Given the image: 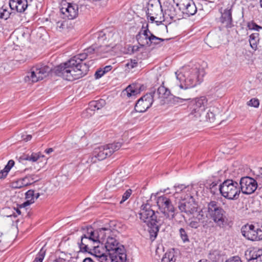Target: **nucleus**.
<instances>
[{"label":"nucleus","mask_w":262,"mask_h":262,"mask_svg":"<svg viewBox=\"0 0 262 262\" xmlns=\"http://www.w3.org/2000/svg\"><path fill=\"white\" fill-rule=\"evenodd\" d=\"M53 151V149L52 148H49L46 149L45 150V152L47 154H50V153H51Z\"/></svg>","instance_id":"nucleus-63"},{"label":"nucleus","mask_w":262,"mask_h":262,"mask_svg":"<svg viewBox=\"0 0 262 262\" xmlns=\"http://www.w3.org/2000/svg\"><path fill=\"white\" fill-rule=\"evenodd\" d=\"M18 160L19 162H23L24 161L29 160V155H23L19 158Z\"/></svg>","instance_id":"nucleus-59"},{"label":"nucleus","mask_w":262,"mask_h":262,"mask_svg":"<svg viewBox=\"0 0 262 262\" xmlns=\"http://www.w3.org/2000/svg\"><path fill=\"white\" fill-rule=\"evenodd\" d=\"M174 252L169 251L166 252L163 257L161 262H175Z\"/></svg>","instance_id":"nucleus-41"},{"label":"nucleus","mask_w":262,"mask_h":262,"mask_svg":"<svg viewBox=\"0 0 262 262\" xmlns=\"http://www.w3.org/2000/svg\"><path fill=\"white\" fill-rule=\"evenodd\" d=\"M51 70V68L47 65L37 64L32 68L30 72L27 73L24 80L29 83L36 82L46 77Z\"/></svg>","instance_id":"nucleus-9"},{"label":"nucleus","mask_w":262,"mask_h":262,"mask_svg":"<svg viewBox=\"0 0 262 262\" xmlns=\"http://www.w3.org/2000/svg\"><path fill=\"white\" fill-rule=\"evenodd\" d=\"M46 255V250L42 247L36 255L34 262H42Z\"/></svg>","instance_id":"nucleus-46"},{"label":"nucleus","mask_w":262,"mask_h":262,"mask_svg":"<svg viewBox=\"0 0 262 262\" xmlns=\"http://www.w3.org/2000/svg\"><path fill=\"white\" fill-rule=\"evenodd\" d=\"M192 2V0H179V2L177 3V6H179L180 9L184 10L185 8L188 6Z\"/></svg>","instance_id":"nucleus-47"},{"label":"nucleus","mask_w":262,"mask_h":262,"mask_svg":"<svg viewBox=\"0 0 262 262\" xmlns=\"http://www.w3.org/2000/svg\"><path fill=\"white\" fill-rule=\"evenodd\" d=\"M245 256L248 262H262V250L253 248L247 250Z\"/></svg>","instance_id":"nucleus-20"},{"label":"nucleus","mask_w":262,"mask_h":262,"mask_svg":"<svg viewBox=\"0 0 262 262\" xmlns=\"http://www.w3.org/2000/svg\"><path fill=\"white\" fill-rule=\"evenodd\" d=\"M105 74L102 69H99L96 71L95 74L96 79H99Z\"/></svg>","instance_id":"nucleus-55"},{"label":"nucleus","mask_w":262,"mask_h":262,"mask_svg":"<svg viewBox=\"0 0 262 262\" xmlns=\"http://www.w3.org/2000/svg\"><path fill=\"white\" fill-rule=\"evenodd\" d=\"M93 38L97 39V44L104 43L107 40V37L104 30L98 31L93 34Z\"/></svg>","instance_id":"nucleus-32"},{"label":"nucleus","mask_w":262,"mask_h":262,"mask_svg":"<svg viewBox=\"0 0 262 262\" xmlns=\"http://www.w3.org/2000/svg\"><path fill=\"white\" fill-rule=\"evenodd\" d=\"M260 40V35L258 32L253 33L249 35L248 39L249 45L251 48L254 51L258 50Z\"/></svg>","instance_id":"nucleus-25"},{"label":"nucleus","mask_w":262,"mask_h":262,"mask_svg":"<svg viewBox=\"0 0 262 262\" xmlns=\"http://www.w3.org/2000/svg\"><path fill=\"white\" fill-rule=\"evenodd\" d=\"M110 229L106 228H102L97 229V236L98 237L99 243L103 242L106 237V234L110 233Z\"/></svg>","instance_id":"nucleus-34"},{"label":"nucleus","mask_w":262,"mask_h":262,"mask_svg":"<svg viewBox=\"0 0 262 262\" xmlns=\"http://www.w3.org/2000/svg\"><path fill=\"white\" fill-rule=\"evenodd\" d=\"M199 121L200 122L208 121L210 122H214L215 120V115L213 113L208 111L207 113L204 114L201 118H199Z\"/></svg>","instance_id":"nucleus-37"},{"label":"nucleus","mask_w":262,"mask_h":262,"mask_svg":"<svg viewBox=\"0 0 262 262\" xmlns=\"http://www.w3.org/2000/svg\"><path fill=\"white\" fill-rule=\"evenodd\" d=\"M30 179H31V180H34L33 176L26 177L22 179L17 180V189H20L31 185V182H30Z\"/></svg>","instance_id":"nucleus-36"},{"label":"nucleus","mask_w":262,"mask_h":262,"mask_svg":"<svg viewBox=\"0 0 262 262\" xmlns=\"http://www.w3.org/2000/svg\"><path fill=\"white\" fill-rule=\"evenodd\" d=\"M163 16H164V20L168 18L171 20L177 18V11L174 6L168 4L165 10L164 13H163Z\"/></svg>","instance_id":"nucleus-28"},{"label":"nucleus","mask_w":262,"mask_h":262,"mask_svg":"<svg viewBox=\"0 0 262 262\" xmlns=\"http://www.w3.org/2000/svg\"><path fill=\"white\" fill-rule=\"evenodd\" d=\"M54 70L57 76L69 81H73L83 77L80 71L76 69L74 66L70 65L69 60L55 67Z\"/></svg>","instance_id":"nucleus-5"},{"label":"nucleus","mask_w":262,"mask_h":262,"mask_svg":"<svg viewBox=\"0 0 262 262\" xmlns=\"http://www.w3.org/2000/svg\"><path fill=\"white\" fill-rule=\"evenodd\" d=\"M156 202L159 210L166 219L172 220L175 217L176 210L169 198L163 195L158 197Z\"/></svg>","instance_id":"nucleus-10"},{"label":"nucleus","mask_w":262,"mask_h":262,"mask_svg":"<svg viewBox=\"0 0 262 262\" xmlns=\"http://www.w3.org/2000/svg\"><path fill=\"white\" fill-rule=\"evenodd\" d=\"M92 238L86 236L84 233L81 236V241L78 243V246L80 248V251L82 252H90V250H93L94 254H101L99 250V246L96 245Z\"/></svg>","instance_id":"nucleus-15"},{"label":"nucleus","mask_w":262,"mask_h":262,"mask_svg":"<svg viewBox=\"0 0 262 262\" xmlns=\"http://www.w3.org/2000/svg\"><path fill=\"white\" fill-rule=\"evenodd\" d=\"M54 262H69V261L66 259L59 257L58 258L54 260Z\"/></svg>","instance_id":"nucleus-62"},{"label":"nucleus","mask_w":262,"mask_h":262,"mask_svg":"<svg viewBox=\"0 0 262 262\" xmlns=\"http://www.w3.org/2000/svg\"><path fill=\"white\" fill-rule=\"evenodd\" d=\"M10 187L12 188H16V180L14 176H11L9 178Z\"/></svg>","instance_id":"nucleus-53"},{"label":"nucleus","mask_w":262,"mask_h":262,"mask_svg":"<svg viewBox=\"0 0 262 262\" xmlns=\"http://www.w3.org/2000/svg\"><path fill=\"white\" fill-rule=\"evenodd\" d=\"M217 183L215 182H212L210 185H209V188L210 189V192L213 194H215L216 193V191L217 190Z\"/></svg>","instance_id":"nucleus-52"},{"label":"nucleus","mask_w":262,"mask_h":262,"mask_svg":"<svg viewBox=\"0 0 262 262\" xmlns=\"http://www.w3.org/2000/svg\"><path fill=\"white\" fill-rule=\"evenodd\" d=\"M140 90L139 87L135 84H130L127 86L124 92H122V95H126L128 97L136 96L140 94Z\"/></svg>","instance_id":"nucleus-27"},{"label":"nucleus","mask_w":262,"mask_h":262,"mask_svg":"<svg viewBox=\"0 0 262 262\" xmlns=\"http://www.w3.org/2000/svg\"><path fill=\"white\" fill-rule=\"evenodd\" d=\"M247 105L254 107H258L259 105L258 99L256 98H252L250 101L247 102Z\"/></svg>","instance_id":"nucleus-50"},{"label":"nucleus","mask_w":262,"mask_h":262,"mask_svg":"<svg viewBox=\"0 0 262 262\" xmlns=\"http://www.w3.org/2000/svg\"><path fill=\"white\" fill-rule=\"evenodd\" d=\"M132 194V190L128 189L123 194L122 198L121 201H120V203H122L125 202L126 200H127L129 197Z\"/></svg>","instance_id":"nucleus-51"},{"label":"nucleus","mask_w":262,"mask_h":262,"mask_svg":"<svg viewBox=\"0 0 262 262\" xmlns=\"http://www.w3.org/2000/svg\"><path fill=\"white\" fill-rule=\"evenodd\" d=\"M15 162L13 160L8 161L5 168L0 171V179H5L10 169L14 166Z\"/></svg>","instance_id":"nucleus-33"},{"label":"nucleus","mask_w":262,"mask_h":262,"mask_svg":"<svg viewBox=\"0 0 262 262\" xmlns=\"http://www.w3.org/2000/svg\"><path fill=\"white\" fill-rule=\"evenodd\" d=\"M207 99L205 96L196 98L190 102L188 108L190 111L189 117L191 119L198 120L205 114L207 104Z\"/></svg>","instance_id":"nucleus-6"},{"label":"nucleus","mask_w":262,"mask_h":262,"mask_svg":"<svg viewBox=\"0 0 262 262\" xmlns=\"http://www.w3.org/2000/svg\"><path fill=\"white\" fill-rule=\"evenodd\" d=\"M118 242L113 237L108 236L105 247L107 251L111 252L114 250L118 246Z\"/></svg>","instance_id":"nucleus-31"},{"label":"nucleus","mask_w":262,"mask_h":262,"mask_svg":"<svg viewBox=\"0 0 262 262\" xmlns=\"http://www.w3.org/2000/svg\"><path fill=\"white\" fill-rule=\"evenodd\" d=\"M102 69L104 73L105 74L108 72L110 71L112 69V67L111 66H106L105 67H104Z\"/></svg>","instance_id":"nucleus-61"},{"label":"nucleus","mask_w":262,"mask_h":262,"mask_svg":"<svg viewBox=\"0 0 262 262\" xmlns=\"http://www.w3.org/2000/svg\"><path fill=\"white\" fill-rule=\"evenodd\" d=\"M66 25V21H59L57 23V28L59 29H63L65 28Z\"/></svg>","instance_id":"nucleus-57"},{"label":"nucleus","mask_w":262,"mask_h":262,"mask_svg":"<svg viewBox=\"0 0 262 262\" xmlns=\"http://www.w3.org/2000/svg\"><path fill=\"white\" fill-rule=\"evenodd\" d=\"M179 234L183 243L189 242V239L188 233L184 228H181L179 229Z\"/></svg>","instance_id":"nucleus-45"},{"label":"nucleus","mask_w":262,"mask_h":262,"mask_svg":"<svg viewBox=\"0 0 262 262\" xmlns=\"http://www.w3.org/2000/svg\"><path fill=\"white\" fill-rule=\"evenodd\" d=\"M221 195L230 200H235L239 198L241 194L239 184L232 179H227L219 186Z\"/></svg>","instance_id":"nucleus-4"},{"label":"nucleus","mask_w":262,"mask_h":262,"mask_svg":"<svg viewBox=\"0 0 262 262\" xmlns=\"http://www.w3.org/2000/svg\"><path fill=\"white\" fill-rule=\"evenodd\" d=\"M96 46L94 44L91 47L84 49L83 51L88 59H92L96 56Z\"/></svg>","instance_id":"nucleus-38"},{"label":"nucleus","mask_w":262,"mask_h":262,"mask_svg":"<svg viewBox=\"0 0 262 262\" xmlns=\"http://www.w3.org/2000/svg\"><path fill=\"white\" fill-rule=\"evenodd\" d=\"M203 214L199 213L196 217L193 218L189 223V226L194 229H196L200 226V223L204 224L203 226L205 227L207 225L206 223H204L203 219Z\"/></svg>","instance_id":"nucleus-30"},{"label":"nucleus","mask_w":262,"mask_h":262,"mask_svg":"<svg viewBox=\"0 0 262 262\" xmlns=\"http://www.w3.org/2000/svg\"><path fill=\"white\" fill-rule=\"evenodd\" d=\"M96 56L100 57H106L107 54L112 51L113 47L108 45H102L95 43Z\"/></svg>","instance_id":"nucleus-23"},{"label":"nucleus","mask_w":262,"mask_h":262,"mask_svg":"<svg viewBox=\"0 0 262 262\" xmlns=\"http://www.w3.org/2000/svg\"><path fill=\"white\" fill-rule=\"evenodd\" d=\"M86 236L92 238L96 244L99 243L98 237L97 236V230H94L92 227H88L86 231L84 232Z\"/></svg>","instance_id":"nucleus-35"},{"label":"nucleus","mask_w":262,"mask_h":262,"mask_svg":"<svg viewBox=\"0 0 262 262\" xmlns=\"http://www.w3.org/2000/svg\"><path fill=\"white\" fill-rule=\"evenodd\" d=\"M60 10L61 17L64 19H73L78 14V6L75 3H68L66 0L62 2Z\"/></svg>","instance_id":"nucleus-14"},{"label":"nucleus","mask_w":262,"mask_h":262,"mask_svg":"<svg viewBox=\"0 0 262 262\" xmlns=\"http://www.w3.org/2000/svg\"><path fill=\"white\" fill-rule=\"evenodd\" d=\"M247 27L250 30L259 31L262 30V27L257 25L254 20L249 21L247 23Z\"/></svg>","instance_id":"nucleus-43"},{"label":"nucleus","mask_w":262,"mask_h":262,"mask_svg":"<svg viewBox=\"0 0 262 262\" xmlns=\"http://www.w3.org/2000/svg\"><path fill=\"white\" fill-rule=\"evenodd\" d=\"M174 188L175 190H176V192L174 193V195L176 198V197H178L177 196V194L178 193H179L180 192H181V191H182L185 189H186L187 188V187L184 186V185H183V184H180V185H178L177 186L175 185L174 186Z\"/></svg>","instance_id":"nucleus-48"},{"label":"nucleus","mask_w":262,"mask_h":262,"mask_svg":"<svg viewBox=\"0 0 262 262\" xmlns=\"http://www.w3.org/2000/svg\"><path fill=\"white\" fill-rule=\"evenodd\" d=\"M26 201L19 205L20 208H24L29 206L34 202V191L33 190H29L25 193Z\"/></svg>","instance_id":"nucleus-29"},{"label":"nucleus","mask_w":262,"mask_h":262,"mask_svg":"<svg viewBox=\"0 0 262 262\" xmlns=\"http://www.w3.org/2000/svg\"><path fill=\"white\" fill-rule=\"evenodd\" d=\"M206 217L211 220L220 228L228 225V219L226 211L216 201H210L206 203L204 208Z\"/></svg>","instance_id":"nucleus-2"},{"label":"nucleus","mask_w":262,"mask_h":262,"mask_svg":"<svg viewBox=\"0 0 262 262\" xmlns=\"http://www.w3.org/2000/svg\"><path fill=\"white\" fill-rule=\"evenodd\" d=\"M44 156L40 154L33 153L30 156H29V161L36 162L40 159V157H43Z\"/></svg>","instance_id":"nucleus-49"},{"label":"nucleus","mask_w":262,"mask_h":262,"mask_svg":"<svg viewBox=\"0 0 262 262\" xmlns=\"http://www.w3.org/2000/svg\"><path fill=\"white\" fill-rule=\"evenodd\" d=\"M139 214L140 220L145 223L146 225L155 222L159 224L165 223V219L162 216H159L158 217L149 203L143 204L141 205Z\"/></svg>","instance_id":"nucleus-8"},{"label":"nucleus","mask_w":262,"mask_h":262,"mask_svg":"<svg viewBox=\"0 0 262 262\" xmlns=\"http://www.w3.org/2000/svg\"><path fill=\"white\" fill-rule=\"evenodd\" d=\"M221 23L227 28H231L233 26V19L232 17V8H227L221 12V16L220 18Z\"/></svg>","instance_id":"nucleus-21"},{"label":"nucleus","mask_w":262,"mask_h":262,"mask_svg":"<svg viewBox=\"0 0 262 262\" xmlns=\"http://www.w3.org/2000/svg\"><path fill=\"white\" fill-rule=\"evenodd\" d=\"M150 33L148 29V24L146 23L143 24L141 30L136 35V39L140 47H149V39Z\"/></svg>","instance_id":"nucleus-17"},{"label":"nucleus","mask_w":262,"mask_h":262,"mask_svg":"<svg viewBox=\"0 0 262 262\" xmlns=\"http://www.w3.org/2000/svg\"><path fill=\"white\" fill-rule=\"evenodd\" d=\"M155 101L150 92L141 97L136 102L135 110L136 112L143 113L150 108Z\"/></svg>","instance_id":"nucleus-16"},{"label":"nucleus","mask_w":262,"mask_h":262,"mask_svg":"<svg viewBox=\"0 0 262 262\" xmlns=\"http://www.w3.org/2000/svg\"><path fill=\"white\" fill-rule=\"evenodd\" d=\"M163 224H159L157 222L151 223L147 225L149 228L148 231L150 235V239L151 241H154L156 238L159 231L160 227Z\"/></svg>","instance_id":"nucleus-26"},{"label":"nucleus","mask_w":262,"mask_h":262,"mask_svg":"<svg viewBox=\"0 0 262 262\" xmlns=\"http://www.w3.org/2000/svg\"><path fill=\"white\" fill-rule=\"evenodd\" d=\"M178 208L182 212L192 214L196 211V205L194 203L193 198L190 196L189 201L183 200L179 202Z\"/></svg>","instance_id":"nucleus-19"},{"label":"nucleus","mask_w":262,"mask_h":262,"mask_svg":"<svg viewBox=\"0 0 262 262\" xmlns=\"http://www.w3.org/2000/svg\"><path fill=\"white\" fill-rule=\"evenodd\" d=\"M88 59L84 52L74 56L69 60V64L74 66L76 69L82 73V76H84L89 71V68L91 64V60L88 62L82 63V61Z\"/></svg>","instance_id":"nucleus-13"},{"label":"nucleus","mask_w":262,"mask_h":262,"mask_svg":"<svg viewBox=\"0 0 262 262\" xmlns=\"http://www.w3.org/2000/svg\"><path fill=\"white\" fill-rule=\"evenodd\" d=\"M138 62L136 59L134 60H130L129 62H128L127 63H126V66L128 68L133 69L135 67H136L137 66Z\"/></svg>","instance_id":"nucleus-54"},{"label":"nucleus","mask_w":262,"mask_h":262,"mask_svg":"<svg viewBox=\"0 0 262 262\" xmlns=\"http://www.w3.org/2000/svg\"><path fill=\"white\" fill-rule=\"evenodd\" d=\"M184 13L187 14L188 15H193L195 14L197 11V8L196 6L193 2L191 3L188 6H187L185 8Z\"/></svg>","instance_id":"nucleus-39"},{"label":"nucleus","mask_w":262,"mask_h":262,"mask_svg":"<svg viewBox=\"0 0 262 262\" xmlns=\"http://www.w3.org/2000/svg\"><path fill=\"white\" fill-rule=\"evenodd\" d=\"M139 47L138 46H134L133 48V51H137L139 50Z\"/></svg>","instance_id":"nucleus-64"},{"label":"nucleus","mask_w":262,"mask_h":262,"mask_svg":"<svg viewBox=\"0 0 262 262\" xmlns=\"http://www.w3.org/2000/svg\"><path fill=\"white\" fill-rule=\"evenodd\" d=\"M146 14L147 18H149L151 23L155 21L157 25H159L164 21V16H163V10L160 3L159 4L149 3Z\"/></svg>","instance_id":"nucleus-12"},{"label":"nucleus","mask_w":262,"mask_h":262,"mask_svg":"<svg viewBox=\"0 0 262 262\" xmlns=\"http://www.w3.org/2000/svg\"><path fill=\"white\" fill-rule=\"evenodd\" d=\"M164 41V39L158 37L154 35L151 32L150 33V37L149 39V47L153 45H159L160 42Z\"/></svg>","instance_id":"nucleus-42"},{"label":"nucleus","mask_w":262,"mask_h":262,"mask_svg":"<svg viewBox=\"0 0 262 262\" xmlns=\"http://www.w3.org/2000/svg\"><path fill=\"white\" fill-rule=\"evenodd\" d=\"M225 262H242L239 256H233L226 260Z\"/></svg>","instance_id":"nucleus-56"},{"label":"nucleus","mask_w":262,"mask_h":262,"mask_svg":"<svg viewBox=\"0 0 262 262\" xmlns=\"http://www.w3.org/2000/svg\"><path fill=\"white\" fill-rule=\"evenodd\" d=\"M176 78L179 81V86L182 89H187L200 84L203 80L205 72L199 64L191 68L185 66L175 72Z\"/></svg>","instance_id":"nucleus-1"},{"label":"nucleus","mask_w":262,"mask_h":262,"mask_svg":"<svg viewBox=\"0 0 262 262\" xmlns=\"http://www.w3.org/2000/svg\"><path fill=\"white\" fill-rule=\"evenodd\" d=\"M124 251V248L123 246L121 247L118 246L113 251V254H115L114 256H110L113 260L111 262H126V255Z\"/></svg>","instance_id":"nucleus-22"},{"label":"nucleus","mask_w":262,"mask_h":262,"mask_svg":"<svg viewBox=\"0 0 262 262\" xmlns=\"http://www.w3.org/2000/svg\"><path fill=\"white\" fill-rule=\"evenodd\" d=\"M22 37L26 38L27 40H28L30 38V34L29 32H25L24 30L21 31Z\"/></svg>","instance_id":"nucleus-60"},{"label":"nucleus","mask_w":262,"mask_h":262,"mask_svg":"<svg viewBox=\"0 0 262 262\" xmlns=\"http://www.w3.org/2000/svg\"><path fill=\"white\" fill-rule=\"evenodd\" d=\"M255 176V178L246 176L241 179V192L249 195L253 193L257 189L262 190V167L257 169Z\"/></svg>","instance_id":"nucleus-3"},{"label":"nucleus","mask_w":262,"mask_h":262,"mask_svg":"<svg viewBox=\"0 0 262 262\" xmlns=\"http://www.w3.org/2000/svg\"><path fill=\"white\" fill-rule=\"evenodd\" d=\"M242 235L247 239L251 241H262V227L247 224L241 228Z\"/></svg>","instance_id":"nucleus-11"},{"label":"nucleus","mask_w":262,"mask_h":262,"mask_svg":"<svg viewBox=\"0 0 262 262\" xmlns=\"http://www.w3.org/2000/svg\"><path fill=\"white\" fill-rule=\"evenodd\" d=\"M106 104L105 101L104 99H100L97 101H91L90 103V106L97 110H99L103 107Z\"/></svg>","instance_id":"nucleus-40"},{"label":"nucleus","mask_w":262,"mask_h":262,"mask_svg":"<svg viewBox=\"0 0 262 262\" xmlns=\"http://www.w3.org/2000/svg\"><path fill=\"white\" fill-rule=\"evenodd\" d=\"M9 8L3 6L0 8V18L7 19L9 18L15 16L16 11V0H10Z\"/></svg>","instance_id":"nucleus-18"},{"label":"nucleus","mask_w":262,"mask_h":262,"mask_svg":"<svg viewBox=\"0 0 262 262\" xmlns=\"http://www.w3.org/2000/svg\"><path fill=\"white\" fill-rule=\"evenodd\" d=\"M27 7V0H17V12H24Z\"/></svg>","instance_id":"nucleus-44"},{"label":"nucleus","mask_w":262,"mask_h":262,"mask_svg":"<svg viewBox=\"0 0 262 262\" xmlns=\"http://www.w3.org/2000/svg\"><path fill=\"white\" fill-rule=\"evenodd\" d=\"M32 138V136L30 135H22L21 136V140H19V142L21 141H25V142H27L30 140Z\"/></svg>","instance_id":"nucleus-58"},{"label":"nucleus","mask_w":262,"mask_h":262,"mask_svg":"<svg viewBox=\"0 0 262 262\" xmlns=\"http://www.w3.org/2000/svg\"><path fill=\"white\" fill-rule=\"evenodd\" d=\"M122 145V142L118 141L95 148L92 161L96 162V159L99 161L105 159L107 156H110L115 151L119 149Z\"/></svg>","instance_id":"nucleus-7"},{"label":"nucleus","mask_w":262,"mask_h":262,"mask_svg":"<svg viewBox=\"0 0 262 262\" xmlns=\"http://www.w3.org/2000/svg\"><path fill=\"white\" fill-rule=\"evenodd\" d=\"M155 100L160 98H166L170 93V91L163 86H160L157 91L152 90L150 92Z\"/></svg>","instance_id":"nucleus-24"}]
</instances>
